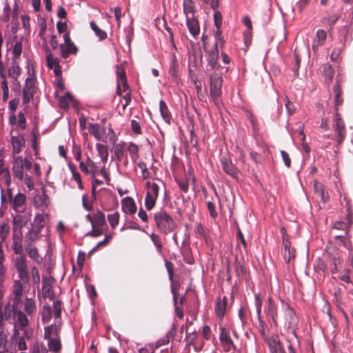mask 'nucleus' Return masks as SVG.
Instances as JSON below:
<instances>
[{"mask_svg":"<svg viewBox=\"0 0 353 353\" xmlns=\"http://www.w3.org/2000/svg\"><path fill=\"white\" fill-rule=\"evenodd\" d=\"M122 211L128 215H134L137 212V205L132 197L127 196L121 200Z\"/></svg>","mask_w":353,"mask_h":353,"instance_id":"14","label":"nucleus"},{"mask_svg":"<svg viewBox=\"0 0 353 353\" xmlns=\"http://www.w3.org/2000/svg\"><path fill=\"white\" fill-rule=\"evenodd\" d=\"M221 163L224 172L234 179H237L239 171L236 166L232 163L227 158H222Z\"/></svg>","mask_w":353,"mask_h":353,"instance_id":"16","label":"nucleus"},{"mask_svg":"<svg viewBox=\"0 0 353 353\" xmlns=\"http://www.w3.org/2000/svg\"><path fill=\"white\" fill-rule=\"evenodd\" d=\"M96 149L101 161L106 163L109 155L108 147L104 144L98 143L96 144Z\"/></svg>","mask_w":353,"mask_h":353,"instance_id":"32","label":"nucleus"},{"mask_svg":"<svg viewBox=\"0 0 353 353\" xmlns=\"http://www.w3.org/2000/svg\"><path fill=\"white\" fill-rule=\"evenodd\" d=\"M30 219V216L24 213H16L13 216V228L23 229Z\"/></svg>","mask_w":353,"mask_h":353,"instance_id":"21","label":"nucleus"},{"mask_svg":"<svg viewBox=\"0 0 353 353\" xmlns=\"http://www.w3.org/2000/svg\"><path fill=\"white\" fill-rule=\"evenodd\" d=\"M25 250L36 263H41L42 262V258L39 256L37 249L33 245H25Z\"/></svg>","mask_w":353,"mask_h":353,"instance_id":"30","label":"nucleus"},{"mask_svg":"<svg viewBox=\"0 0 353 353\" xmlns=\"http://www.w3.org/2000/svg\"><path fill=\"white\" fill-rule=\"evenodd\" d=\"M219 56L218 49L216 47L207 52L208 64L206 70L208 71L214 70L216 67L217 59Z\"/></svg>","mask_w":353,"mask_h":353,"instance_id":"19","label":"nucleus"},{"mask_svg":"<svg viewBox=\"0 0 353 353\" xmlns=\"http://www.w3.org/2000/svg\"><path fill=\"white\" fill-rule=\"evenodd\" d=\"M48 341L49 351L55 353H58L61 351L62 345L58 335L55 336L54 338L48 339Z\"/></svg>","mask_w":353,"mask_h":353,"instance_id":"28","label":"nucleus"},{"mask_svg":"<svg viewBox=\"0 0 353 353\" xmlns=\"http://www.w3.org/2000/svg\"><path fill=\"white\" fill-rule=\"evenodd\" d=\"M15 316L14 327L23 330L28 325V319L25 313L20 310L14 312Z\"/></svg>","mask_w":353,"mask_h":353,"instance_id":"17","label":"nucleus"},{"mask_svg":"<svg viewBox=\"0 0 353 353\" xmlns=\"http://www.w3.org/2000/svg\"><path fill=\"white\" fill-rule=\"evenodd\" d=\"M12 248L16 254H21L23 250L22 241L21 240H12Z\"/></svg>","mask_w":353,"mask_h":353,"instance_id":"52","label":"nucleus"},{"mask_svg":"<svg viewBox=\"0 0 353 353\" xmlns=\"http://www.w3.org/2000/svg\"><path fill=\"white\" fill-rule=\"evenodd\" d=\"M327 38V32L324 30H319L312 43V49L316 51L319 46L323 45Z\"/></svg>","mask_w":353,"mask_h":353,"instance_id":"25","label":"nucleus"},{"mask_svg":"<svg viewBox=\"0 0 353 353\" xmlns=\"http://www.w3.org/2000/svg\"><path fill=\"white\" fill-rule=\"evenodd\" d=\"M31 274H32V278L33 283H34L37 285H39L40 283V276H39V270L37 269V268L34 266L32 268Z\"/></svg>","mask_w":353,"mask_h":353,"instance_id":"61","label":"nucleus"},{"mask_svg":"<svg viewBox=\"0 0 353 353\" xmlns=\"http://www.w3.org/2000/svg\"><path fill=\"white\" fill-rule=\"evenodd\" d=\"M214 24L217 29H220L222 24V15L221 13L218 10H214Z\"/></svg>","mask_w":353,"mask_h":353,"instance_id":"58","label":"nucleus"},{"mask_svg":"<svg viewBox=\"0 0 353 353\" xmlns=\"http://www.w3.org/2000/svg\"><path fill=\"white\" fill-rule=\"evenodd\" d=\"M12 292L14 296V301L19 303L21 299L23 294V285L20 281L17 280L14 281Z\"/></svg>","mask_w":353,"mask_h":353,"instance_id":"33","label":"nucleus"},{"mask_svg":"<svg viewBox=\"0 0 353 353\" xmlns=\"http://www.w3.org/2000/svg\"><path fill=\"white\" fill-rule=\"evenodd\" d=\"M220 341L223 345L230 347V346L234 347V345L230 339L229 332L226 329H222L220 334Z\"/></svg>","mask_w":353,"mask_h":353,"instance_id":"35","label":"nucleus"},{"mask_svg":"<svg viewBox=\"0 0 353 353\" xmlns=\"http://www.w3.org/2000/svg\"><path fill=\"white\" fill-rule=\"evenodd\" d=\"M87 164L90 169V174H91L93 177L97 175L100 169L97 167L96 163L91 160L90 157H88Z\"/></svg>","mask_w":353,"mask_h":353,"instance_id":"54","label":"nucleus"},{"mask_svg":"<svg viewBox=\"0 0 353 353\" xmlns=\"http://www.w3.org/2000/svg\"><path fill=\"white\" fill-rule=\"evenodd\" d=\"M31 134H32V147L33 148V150L34 152V154L36 156H38L39 155V130L35 128L34 130H32V132H31Z\"/></svg>","mask_w":353,"mask_h":353,"instance_id":"36","label":"nucleus"},{"mask_svg":"<svg viewBox=\"0 0 353 353\" xmlns=\"http://www.w3.org/2000/svg\"><path fill=\"white\" fill-rule=\"evenodd\" d=\"M323 74L325 81L328 83L331 82L334 76V70L330 64H325L323 67Z\"/></svg>","mask_w":353,"mask_h":353,"instance_id":"43","label":"nucleus"},{"mask_svg":"<svg viewBox=\"0 0 353 353\" xmlns=\"http://www.w3.org/2000/svg\"><path fill=\"white\" fill-rule=\"evenodd\" d=\"M60 50L63 58L66 59L70 54H76L77 48L74 43H63L60 45Z\"/></svg>","mask_w":353,"mask_h":353,"instance_id":"24","label":"nucleus"},{"mask_svg":"<svg viewBox=\"0 0 353 353\" xmlns=\"http://www.w3.org/2000/svg\"><path fill=\"white\" fill-rule=\"evenodd\" d=\"M283 250L282 251L283 257L285 263H289L291 259H294L296 251L294 248H291L290 241L283 236Z\"/></svg>","mask_w":353,"mask_h":353,"instance_id":"13","label":"nucleus"},{"mask_svg":"<svg viewBox=\"0 0 353 353\" xmlns=\"http://www.w3.org/2000/svg\"><path fill=\"white\" fill-rule=\"evenodd\" d=\"M150 239H151L152 241L153 242V243L154 244V245H155V247L157 248V252L159 254H161V252H162V243H161L160 236L158 234H156L154 233H152L150 234Z\"/></svg>","mask_w":353,"mask_h":353,"instance_id":"46","label":"nucleus"},{"mask_svg":"<svg viewBox=\"0 0 353 353\" xmlns=\"http://www.w3.org/2000/svg\"><path fill=\"white\" fill-rule=\"evenodd\" d=\"M281 303L285 319V325L289 330H291L292 332L294 333L295 330L299 325V317L296 314L294 310L288 303L284 301H281Z\"/></svg>","mask_w":353,"mask_h":353,"instance_id":"5","label":"nucleus"},{"mask_svg":"<svg viewBox=\"0 0 353 353\" xmlns=\"http://www.w3.org/2000/svg\"><path fill=\"white\" fill-rule=\"evenodd\" d=\"M12 144L13 152L18 154L21 152L22 147L25 145V139L22 135L12 136Z\"/></svg>","mask_w":353,"mask_h":353,"instance_id":"29","label":"nucleus"},{"mask_svg":"<svg viewBox=\"0 0 353 353\" xmlns=\"http://www.w3.org/2000/svg\"><path fill=\"white\" fill-rule=\"evenodd\" d=\"M52 279L46 276H43L42 279V293L44 297H48L50 300H54V296L51 292L52 289Z\"/></svg>","mask_w":353,"mask_h":353,"instance_id":"23","label":"nucleus"},{"mask_svg":"<svg viewBox=\"0 0 353 353\" xmlns=\"http://www.w3.org/2000/svg\"><path fill=\"white\" fill-rule=\"evenodd\" d=\"M159 110L163 120L165 122L169 123L170 119V114L169 112L167 105L163 100H161L159 102Z\"/></svg>","mask_w":353,"mask_h":353,"instance_id":"38","label":"nucleus"},{"mask_svg":"<svg viewBox=\"0 0 353 353\" xmlns=\"http://www.w3.org/2000/svg\"><path fill=\"white\" fill-rule=\"evenodd\" d=\"M7 194L10 209L15 213H24L27 207L26 196L20 192L13 195L10 188H8Z\"/></svg>","mask_w":353,"mask_h":353,"instance_id":"2","label":"nucleus"},{"mask_svg":"<svg viewBox=\"0 0 353 353\" xmlns=\"http://www.w3.org/2000/svg\"><path fill=\"white\" fill-rule=\"evenodd\" d=\"M50 211L38 212L36 213L32 226L42 231L49 221Z\"/></svg>","mask_w":353,"mask_h":353,"instance_id":"8","label":"nucleus"},{"mask_svg":"<svg viewBox=\"0 0 353 353\" xmlns=\"http://www.w3.org/2000/svg\"><path fill=\"white\" fill-rule=\"evenodd\" d=\"M23 159L22 157H17L14 159L12 171L14 176L19 181L23 179Z\"/></svg>","mask_w":353,"mask_h":353,"instance_id":"15","label":"nucleus"},{"mask_svg":"<svg viewBox=\"0 0 353 353\" xmlns=\"http://www.w3.org/2000/svg\"><path fill=\"white\" fill-rule=\"evenodd\" d=\"M228 303V298L224 296L222 299L219 298L216 301L215 313L217 317L222 320L224 317L226 306Z\"/></svg>","mask_w":353,"mask_h":353,"instance_id":"22","label":"nucleus"},{"mask_svg":"<svg viewBox=\"0 0 353 353\" xmlns=\"http://www.w3.org/2000/svg\"><path fill=\"white\" fill-rule=\"evenodd\" d=\"M207 208L210 212V216L213 219L217 216V212L215 210V205L212 201L207 202Z\"/></svg>","mask_w":353,"mask_h":353,"instance_id":"64","label":"nucleus"},{"mask_svg":"<svg viewBox=\"0 0 353 353\" xmlns=\"http://www.w3.org/2000/svg\"><path fill=\"white\" fill-rule=\"evenodd\" d=\"M10 233V227L4 221L0 222V248H3V243Z\"/></svg>","mask_w":353,"mask_h":353,"instance_id":"31","label":"nucleus"},{"mask_svg":"<svg viewBox=\"0 0 353 353\" xmlns=\"http://www.w3.org/2000/svg\"><path fill=\"white\" fill-rule=\"evenodd\" d=\"M89 132L93 135L97 140L103 142L107 141L105 129L101 127L99 123H90Z\"/></svg>","mask_w":353,"mask_h":353,"instance_id":"9","label":"nucleus"},{"mask_svg":"<svg viewBox=\"0 0 353 353\" xmlns=\"http://www.w3.org/2000/svg\"><path fill=\"white\" fill-rule=\"evenodd\" d=\"M24 183L27 186L29 191H31L34 190V185L32 177L29 174H23V179Z\"/></svg>","mask_w":353,"mask_h":353,"instance_id":"57","label":"nucleus"},{"mask_svg":"<svg viewBox=\"0 0 353 353\" xmlns=\"http://www.w3.org/2000/svg\"><path fill=\"white\" fill-rule=\"evenodd\" d=\"M59 327L57 325H50L44 327V339L48 340L58 335Z\"/></svg>","mask_w":353,"mask_h":353,"instance_id":"34","label":"nucleus"},{"mask_svg":"<svg viewBox=\"0 0 353 353\" xmlns=\"http://www.w3.org/2000/svg\"><path fill=\"white\" fill-rule=\"evenodd\" d=\"M339 19V14H334L332 15L324 17L322 19V22L332 27L335 24V23L338 21Z\"/></svg>","mask_w":353,"mask_h":353,"instance_id":"50","label":"nucleus"},{"mask_svg":"<svg viewBox=\"0 0 353 353\" xmlns=\"http://www.w3.org/2000/svg\"><path fill=\"white\" fill-rule=\"evenodd\" d=\"M126 150V143L121 142L116 144L113 148V156L119 161H121L124 156Z\"/></svg>","mask_w":353,"mask_h":353,"instance_id":"27","label":"nucleus"},{"mask_svg":"<svg viewBox=\"0 0 353 353\" xmlns=\"http://www.w3.org/2000/svg\"><path fill=\"white\" fill-rule=\"evenodd\" d=\"M183 7L185 19L195 17V7L192 0H183Z\"/></svg>","mask_w":353,"mask_h":353,"instance_id":"26","label":"nucleus"},{"mask_svg":"<svg viewBox=\"0 0 353 353\" xmlns=\"http://www.w3.org/2000/svg\"><path fill=\"white\" fill-rule=\"evenodd\" d=\"M53 301V310L54 312V318L56 319L61 318V302L59 300H52Z\"/></svg>","mask_w":353,"mask_h":353,"instance_id":"53","label":"nucleus"},{"mask_svg":"<svg viewBox=\"0 0 353 353\" xmlns=\"http://www.w3.org/2000/svg\"><path fill=\"white\" fill-rule=\"evenodd\" d=\"M55 94L59 102L63 105H67L69 102L72 101V96L68 92L65 93L63 95H60L58 91H56Z\"/></svg>","mask_w":353,"mask_h":353,"instance_id":"42","label":"nucleus"},{"mask_svg":"<svg viewBox=\"0 0 353 353\" xmlns=\"http://www.w3.org/2000/svg\"><path fill=\"white\" fill-rule=\"evenodd\" d=\"M41 236V230L31 226V228L26 234L25 245H33Z\"/></svg>","mask_w":353,"mask_h":353,"instance_id":"20","label":"nucleus"},{"mask_svg":"<svg viewBox=\"0 0 353 353\" xmlns=\"http://www.w3.org/2000/svg\"><path fill=\"white\" fill-rule=\"evenodd\" d=\"M117 93L121 95L122 92V89L123 92L128 90V85L127 83L125 71L123 69H120L119 67L117 68Z\"/></svg>","mask_w":353,"mask_h":353,"instance_id":"11","label":"nucleus"},{"mask_svg":"<svg viewBox=\"0 0 353 353\" xmlns=\"http://www.w3.org/2000/svg\"><path fill=\"white\" fill-rule=\"evenodd\" d=\"M128 150L131 155L132 159H134V156L138 154L139 147L133 142H130L128 146Z\"/></svg>","mask_w":353,"mask_h":353,"instance_id":"60","label":"nucleus"},{"mask_svg":"<svg viewBox=\"0 0 353 353\" xmlns=\"http://www.w3.org/2000/svg\"><path fill=\"white\" fill-rule=\"evenodd\" d=\"M52 317L51 307L48 305H44L42 310V319L43 321H49Z\"/></svg>","mask_w":353,"mask_h":353,"instance_id":"55","label":"nucleus"},{"mask_svg":"<svg viewBox=\"0 0 353 353\" xmlns=\"http://www.w3.org/2000/svg\"><path fill=\"white\" fill-rule=\"evenodd\" d=\"M243 23L248 28V30L244 33L245 42L247 43L248 41V36L250 34V32L252 29L250 18L248 16H245L243 18Z\"/></svg>","mask_w":353,"mask_h":353,"instance_id":"45","label":"nucleus"},{"mask_svg":"<svg viewBox=\"0 0 353 353\" xmlns=\"http://www.w3.org/2000/svg\"><path fill=\"white\" fill-rule=\"evenodd\" d=\"M268 316L271 319L272 322L274 325H277V307L274 303L273 299L272 297H268V305L265 310Z\"/></svg>","mask_w":353,"mask_h":353,"instance_id":"18","label":"nucleus"},{"mask_svg":"<svg viewBox=\"0 0 353 353\" xmlns=\"http://www.w3.org/2000/svg\"><path fill=\"white\" fill-rule=\"evenodd\" d=\"M172 294L173 295V301L174 302L175 305V312L180 319L183 317V312L182 310L180 308V307L178 305L177 303V292L174 287L172 288Z\"/></svg>","mask_w":353,"mask_h":353,"instance_id":"48","label":"nucleus"},{"mask_svg":"<svg viewBox=\"0 0 353 353\" xmlns=\"http://www.w3.org/2000/svg\"><path fill=\"white\" fill-rule=\"evenodd\" d=\"M94 225H97V226L102 227L105 224V214L101 212L98 211L97 213L94 214Z\"/></svg>","mask_w":353,"mask_h":353,"instance_id":"41","label":"nucleus"},{"mask_svg":"<svg viewBox=\"0 0 353 353\" xmlns=\"http://www.w3.org/2000/svg\"><path fill=\"white\" fill-rule=\"evenodd\" d=\"M47 63L48 66L50 68H53L54 67L59 65V59L57 58L54 57L51 54L47 55Z\"/></svg>","mask_w":353,"mask_h":353,"instance_id":"59","label":"nucleus"},{"mask_svg":"<svg viewBox=\"0 0 353 353\" xmlns=\"http://www.w3.org/2000/svg\"><path fill=\"white\" fill-rule=\"evenodd\" d=\"M90 28L101 40L104 39L106 37V33L103 30H101L94 22H90Z\"/></svg>","mask_w":353,"mask_h":353,"instance_id":"49","label":"nucleus"},{"mask_svg":"<svg viewBox=\"0 0 353 353\" xmlns=\"http://www.w3.org/2000/svg\"><path fill=\"white\" fill-rule=\"evenodd\" d=\"M24 310L28 315L32 314L36 310V304L34 300L26 297L24 301Z\"/></svg>","mask_w":353,"mask_h":353,"instance_id":"37","label":"nucleus"},{"mask_svg":"<svg viewBox=\"0 0 353 353\" xmlns=\"http://www.w3.org/2000/svg\"><path fill=\"white\" fill-rule=\"evenodd\" d=\"M23 92L31 93L34 94V80L32 77H30L26 79V83L23 89Z\"/></svg>","mask_w":353,"mask_h":353,"instance_id":"39","label":"nucleus"},{"mask_svg":"<svg viewBox=\"0 0 353 353\" xmlns=\"http://www.w3.org/2000/svg\"><path fill=\"white\" fill-rule=\"evenodd\" d=\"M21 72V68L17 64H14L8 69V75L10 78L17 79Z\"/></svg>","mask_w":353,"mask_h":353,"instance_id":"51","label":"nucleus"},{"mask_svg":"<svg viewBox=\"0 0 353 353\" xmlns=\"http://www.w3.org/2000/svg\"><path fill=\"white\" fill-rule=\"evenodd\" d=\"M154 218L158 230L165 235L172 232L176 226L172 216L163 210L157 212Z\"/></svg>","mask_w":353,"mask_h":353,"instance_id":"1","label":"nucleus"},{"mask_svg":"<svg viewBox=\"0 0 353 353\" xmlns=\"http://www.w3.org/2000/svg\"><path fill=\"white\" fill-rule=\"evenodd\" d=\"M22 52V43L20 41H17L15 43L13 50L12 54L14 59H18Z\"/></svg>","mask_w":353,"mask_h":353,"instance_id":"56","label":"nucleus"},{"mask_svg":"<svg viewBox=\"0 0 353 353\" xmlns=\"http://www.w3.org/2000/svg\"><path fill=\"white\" fill-rule=\"evenodd\" d=\"M334 121V130L337 137V142L339 144H340L342 143L345 137L344 123L341 118L339 117L337 112L336 113V117Z\"/></svg>","mask_w":353,"mask_h":353,"instance_id":"10","label":"nucleus"},{"mask_svg":"<svg viewBox=\"0 0 353 353\" xmlns=\"http://www.w3.org/2000/svg\"><path fill=\"white\" fill-rule=\"evenodd\" d=\"M14 266L19 279L24 283H28L30 278L26 257L23 256H17L15 259Z\"/></svg>","mask_w":353,"mask_h":353,"instance_id":"7","label":"nucleus"},{"mask_svg":"<svg viewBox=\"0 0 353 353\" xmlns=\"http://www.w3.org/2000/svg\"><path fill=\"white\" fill-rule=\"evenodd\" d=\"M1 88H2V90H3L2 99H3V101H5L8 100V95H9V88H8V83L6 80H3L1 82Z\"/></svg>","mask_w":353,"mask_h":353,"instance_id":"62","label":"nucleus"},{"mask_svg":"<svg viewBox=\"0 0 353 353\" xmlns=\"http://www.w3.org/2000/svg\"><path fill=\"white\" fill-rule=\"evenodd\" d=\"M185 23L190 34L194 39H196L200 34V25L197 18L196 17L187 18Z\"/></svg>","mask_w":353,"mask_h":353,"instance_id":"12","label":"nucleus"},{"mask_svg":"<svg viewBox=\"0 0 353 353\" xmlns=\"http://www.w3.org/2000/svg\"><path fill=\"white\" fill-rule=\"evenodd\" d=\"M17 124L22 130H24L26 128V120L24 114L22 112H20L18 114Z\"/></svg>","mask_w":353,"mask_h":353,"instance_id":"63","label":"nucleus"},{"mask_svg":"<svg viewBox=\"0 0 353 353\" xmlns=\"http://www.w3.org/2000/svg\"><path fill=\"white\" fill-rule=\"evenodd\" d=\"M271 353H277V350L281 348V344L277 336H273L269 341Z\"/></svg>","mask_w":353,"mask_h":353,"instance_id":"47","label":"nucleus"},{"mask_svg":"<svg viewBox=\"0 0 353 353\" xmlns=\"http://www.w3.org/2000/svg\"><path fill=\"white\" fill-rule=\"evenodd\" d=\"M145 187L147 189L145 198V206L148 210H151L156 204L157 199L159 196V186L154 182L146 181Z\"/></svg>","mask_w":353,"mask_h":353,"instance_id":"4","label":"nucleus"},{"mask_svg":"<svg viewBox=\"0 0 353 353\" xmlns=\"http://www.w3.org/2000/svg\"><path fill=\"white\" fill-rule=\"evenodd\" d=\"M120 215L118 212L108 215V221L112 228H114L119 223Z\"/></svg>","mask_w":353,"mask_h":353,"instance_id":"44","label":"nucleus"},{"mask_svg":"<svg viewBox=\"0 0 353 353\" xmlns=\"http://www.w3.org/2000/svg\"><path fill=\"white\" fill-rule=\"evenodd\" d=\"M254 303H255V307H256V314H257L258 320H259L260 324L262 325L263 321L261 319V309H262L263 302H262V300L261 299L260 295L259 294H254Z\"/></svg>","mask_w":353,"mask_h":353,"instance_id":"40","label":"nucleus"},{"mask_svg":"<svg viewBox=\"0 0 353 353\" xmlns=\"http://www.w3.org/2000/svg\"><path fill=\"white\" fill-rule=\"evenodd\" d=\"M222 78L217 74L210 76V94L216 105L220 103L221 95Z\"/></svg>","mask_w":353,"mask_h":353,"instance_id":"6","label":"nucleus"},{"mask_svg":"<svg viewBox=\"0 0 353 353\" xmlns=\"http://www.w3.org/2000/svg\"><path fill=\"white\" fill-rule=\"evenodd\" d=\"M50 199L44 187L37 190L33 197V205L38 212L50 211Z\"/></svg>","mask_w":353,"mask_h":353,"instance_id":"3","label":"nucleus"}]
</instances>
